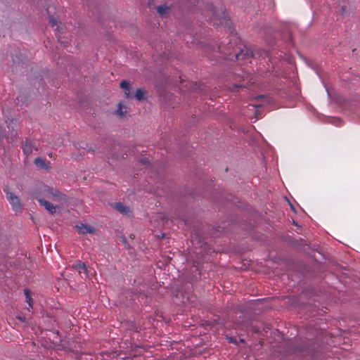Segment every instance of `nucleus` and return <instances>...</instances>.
Segmentation results:
<instances>
[{
    "instance_id": "15",
    "label": "nucleus",
    "mask_w": 360,
    "mask_h": 360,
    "mask_svg": "<svg viewBox=\"0 0 360 360\" xmlns=\"http://www.w3.org/2000/svg\"><path fill=\"white\" fill-rule=\"evenodd\" d=\"M239 89H247V85L243 84H233V89H231V90Z\"/></svg>"
},
{
    "instance_id": "12",
    "label": "nucleus",
    "mask_w": 360,
    "mask_h": 360,
    "mask_svg": "<svg viewBox=\"0 0 360 360\" xmlns=\"http://www.w3.org/2000/svg\"><path fill=\"white\" fill-rule=\"evenodd\" d=\"M114 207L115 210H117V211L122 214H127V212L129 211V209L121 202H116L114 205Z\"/></svg>"
},
{
    "instance_id": "5",
    "label": "nucleus",
    "mask_w": 360,
    "mask_h": 360,
    "mask_svg": "<svg viewBox=\"0 0 360 360\" xmlns=\"http://www.w3.org/2000/svg\"><path fill=\"white\" fill-rule=\"evenodd\" d=\"M34 198L35 199H37L39 204L41 205V206H44V208L48 210L51 214H54L56 212V210L58 209V207L57 206H55L53 205L52 203H51L50 202L43 199V198H38L37 196V195H35L34 196Z\"/></svg>"
},
{
    "instance_id": "7",
    "label": "nucleus",
    "mask_w": 360,
    "mask_h": 360,
    "mask_svg": "<svg viewBox=\"0 0 360 360\" xmlns=\"http://www.w3.org/2000/svg\"><path fill=\"white\" fill-rule=\"evenodd\" d=\"M49 23L51 25L56 27V30H57L60 33H63L65 32V27L64 25L61 22H58L56 18L53 16H49Z\"/></svg>"
},
{
    "instance_id": "16",
    "label": "nucleus",
    "mask_w": 360,
    "mask_h": 360,
    "mask_svg": "<svg viewBox=\"0 0 360 360\" xmlns=\"http://www.w3.org/2000/svg\"><path fill=\"white\" fill-rule=\"evenodd\" d=\"M122 107H123V106H122V104L121 103H120L118 104V108H117V113L120 116H121V117L124 116V115L126 114V111H125V112H124V111L122 110Z\"/></svg>"
},
{
    "instance_id": "13",
    "label": "nucleus",
    "mask_w": 360,
    "mask_h": 360,
    "mask_svg": "<svg viewBox=\"0 0 360 360\" xmlns=\"http://www.w3.org/2000/svg\"><path fill=\"white\" fill-rule=\"evenodd\" d=\"M24 293L26 297V302H27L30 307H32V299L31 297L30 290L28 289H25L24 290Z\"/></svg>"
},
{
    "instance_id": "8",
    "label": "nucleus",
    "mask_w": 360,
    "mask_h": 360,
    "mask_svg": "<svg viewBox=\"0 0 360 360\" xmlns=\"http://www.w3.org/2000/svg\"><path fill=\"white\" fill-rule=\"evenodd\" d=\"M72 268L77 270L80 275L84 273L86 277H89V270L84 262L78 261L72 265Z\"/></svg>"
},
{
    "instance_id": "11",
    "label": "nucleus",
    "mask_w": 360,
    "mask_h": 360,
    "mask_svg": "<svg viewBox=\"0 0 360 360\" xmlns=\"http://www.w3.org/2000/svg\"><path fill=\"white\" fill-rule=\"evenodd\" d=\"M33 149V145L31 142H29L27 141H25L22 150L25 155H29L32 153Z\"/></svg>"
},
{
    "instance_id": "21",
    "label": "nucleus",
    "mask_w": 360,
    "mask_h": 360,
    "mask_svg": "<svg viewBox=\"0 0 360 360\" xmlns=\"http://www.w3.org/2000/svg\"><path fill=\"white\" fill-rule=\"evenodd\" d=\"M49 156L50 158H53V154L51 153H49Z\"/></svg>"
},
{
    "instance_id": "3",
    "label": "nucleus",
    "mask_w": 360,
    "mask_h": 360,
    "mask_svg": "<svg viewBox=\"0 0 360 360\" xmlns=\"http://www.w3.org/2000/svg\"><path fill=\"white\" fill-rule=\"evenodd\" d=\"M39 193L44 197L52 198L53 200H56L62 203L68 201L66 195L61 193L58 189L46 185H42L39 187Z\"/></svg>"
},
{
    "instance_id": "18",
    "label": "nucleus",
    "mask_w": 360,
    "mask_h": 360,
    "mask_svg": "<svg viewBox=\"0 0 360 360\" xmlns=\"http://www.w3.org/2000/svg\"><path fill=\"white\" fill-rule=\"evenodd\" d=\"M58 41H59L60 43H61V44H63L65 46H67V45H66V44H65L66 42H65V41H63V37H60H60H58Z\"/></svg>"
},
{
    "instance_id": "2",
    "label": "nucleus",
    "mask_w": 360,
    "mask_h": 360,
    "mask_svg": "<svg viewBox=\"0 0 360 360\" xmlns=\"http://www.w3.org/2000/svg\"><path fill=\"white\" fill-rule=\"evenodd\" d=\"M238 39L236 36H233V39H230L227 46H217V51L223 55L224 58L228 56H234L237 60L243 58L245 56L240 47H237V41Z\"/></svg>"
},
{
    "instance_id": "1",
    "label": "nucleus",
    "mask_w": 360,
    "mask_h": 360,
    "mask_svg": "<svg viewBox=\"0 0 360 360\" xmlns=\"http://www.w3.org/2000/svg\"><path fill=\"white\" fill-rule=\"evenodd\" d=\"M207 15H210L209 20L214 25H221L226 27H230L231 21L224 7L217 9L215 7L211 6L210 8L207 11Z\"/></svg>"
},
{
    "instance_id": "19",
    "label": "nucleus",
    "mask_w": 360,
    "mask_h": 360,
    "mask_svg": "<svg viewBox=\"0 0 360 360\" xmlns=\"http://www.w3.org/2000/svg\"><path fill=\"white\" fill-rule=\"evenodd\" d=\"M6 123L7 124L8 127V128H10L11 122H9V120H6Z\"/></svg>"
},
{
    "instance_id": "9",
    "label": "nucleus",
    "mask_w": 360,
    "mask_h": 360,
    "mask_svg": "<svg viewBox=\"0 0 360 360\" xmlns=\"http://www.w3.org/2000/svg\"><path fill=\"white\" fill-rule=\"evenodd\" d=\"M77 229H78L79 233L82 234L94 233L95 231L94 227L84 224H82L81 225L77 226Z\"/></svg>"
},
{
    "instance_id": "20",
    "label": "nucleus",
    "mask_w": 360,
    "mask_h": 360,
    "mask_svg": "<svg viewBox=\"0 0 360 360\" xmlns=\"http://www.w3.org/2000/svg\"><path fill=\"white\" fill-rule=\"evenodd\" d=\"M17 318H18V319H20V321H23V319H22L21 316H18Z\"/></svg>"
},
{
    "instance_id": "4",
    "label": "nucleus",
    "mask_w": 360,
    "mask_h": 360,
    "mask_svg": "<svg viewBox=\"0 0 360 360\" xmlns=\"http://www.w3.org/2000/svg\"><path fill=\"white\" fill-rule=\"evenodd\" d=\"M8 188H5L4 191L6 193L7 199L12 206L13 210L18 211L21 208V203L19 198L11 192H8Z\"/></svg>"
},
{
    "instance_id": "17",
    "label": "nucleus",
    "mask_w": 360,
    "mask_h": 360,
    "mask_svg": "<svg viewBox=\"0 0 360 360\" xmlns=\"http://www.w3.org/2000/svg\"><path fill=\"white\" fill-rule=\"evenodd\" d=\"M167 9V8L166 6H160L157 8V11H158V13L161 15H163L166 13Z\"/></svg>"
},
{
    "instance_id": "10",
    "label": "nucleus",
    "mask_w": 360,
    "mask_h": 360,
    "mask_svg": "<svg viewBox=\"0 0 360 360\" xmlns=\"http://www.w3.org/2000/svg\"><path fill=\"white\" fill-rule=\"evenodd\" d=\"M120 87L124 89L127 98H130V84L125 80L120 82Z\"/></svg>"
},
{
    "instance_id": "14",
    "label": "nucleus",
    "mask_w": 360,
    "mask_h": 360,
    "mask_svg": "<svg viewBox=\"0 0 360 360\" xmlns=\"http://www.w3.org/2000/svg\"><path fill=\"white\" fill-rule=\"evenodd\" d=\"M135 97L138 101H142L144 98V91L139 88L136 89Z\"/></svg>"
},
{
    "instance_id": "6",
    "label": "nucleus",
    "mask_w": 360,
    "mask_h": 360,
    "mask_svg": "<svg viewBox=\"0 0 360 360\" xmlns=\"http://www.w3.org/2000/svg\"><path fill=\"white\" fill-rule=\"evenodd\" d=\"M34 163L35 166L39 169H43L46 171H49L51 169V167L50 166V162H47L45 159L42 158H37Z\"/></svg>"
},
{
    "instance_id": "22",
    "label": "nucleus",
    "mask_w": 360,
    "mask_h": 360,
    "mask_svg": "<svg viewBox=\"0 0 360 360\" xmlns=\"http://www.w3.org/2000/svg\"><path fill=\"white\" fill-rule=\"evenodd\" d=\"M141 162H142L143 163H146L147 161H146L145 160H141Z\"/></svg>"
}]
</instances>
